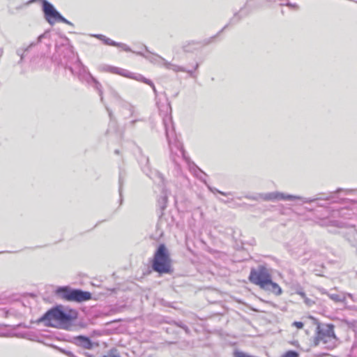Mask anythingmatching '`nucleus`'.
Listing matches in <instances>:
<instances>
[{
  "mask_svg": "<svg viewBox=\"0 0 357 357\" xmlns=\"http://www.w3.org/2000/svg\"><path fill=\"white\" fill-rule=\"evenodd\" d=\"M271 278L268 269L262 265L257 268H252L249 275V280L252 284L258 285L260 288L266 287L268 281Z\"/></svg>",
  "mask_w": 357,
  "mask_h": 357,
  "instance_id": "6",
  "label": "nucleus"
},
{
  "mask_svg": "<svg viewBox=\"0 0 357 357\" xmlns=\"http://www.w3.org/2000/svg\"><path fill=\"white\" fill-rule=\"evenodd\" d=\"M185 72H187L188 73H189L190 76H193V73H192V71H190V70H186Z\"/></svg>",
  "mask_w": 357,
  "mask_h": 357,
  "instance_id": "29",
  "label": "nucleus"
},
{
  "mask_svg": "<svg viewBox=\"0 0 357 357\" xmlns=\"http://www.w3.org/2000/svg\"><path fill=\"white\" fill-rule=\"evenodd\" d=\"M296 294L300 295L303 298H304L306 296L305 292L303 291L302 290H297Z\"/></svg>",
  "mask_w": 357,
  "mask_h": 357,
  "instance_id": "26",
  "label": "nucleus"
},
{
  "mask_svg": "<svg viewBox=\"0 0 357 357\" xmlns=\"http://www.w3.org/2000/svg\"><path fill=\"white\" fill-rule=\"evenodd\" d=\"M313 344L314 346L322 344L328 349L335 348L340 344V340L335 334L334 325L332 324H318Z\"/></svg>",
  "mask_w": 357,
  "mask_h": 357,
  "instance_id": "2",
  "label": "nucleus"
},
{
  "mask_svg": "<svg viewBox=\"0 0 357 357\" xmlns=\"http://www.w3.org/2000/svg\"><path fill=\"white\" fill-rule=\"evenodd\" d=\"M218 192L219 193L222 194V195H225V193H224V192H220V191H218Z\"/></svg>",
  "mask_w": 357,
  "mask_h": 357,
  "instance_id": "32",
  "label": "nucleus"
},
{
  "mask_svg": "<svg viewBox=\"0 0 357 357\" xmlns=\"http://www.w3.org/2000/svg\"><path fill=\"white\" fill-rule=\"evenodd\" d=\"M96 37L100 39L101 40H102L104 42V43L107 45L115 46V45H117L116 42L111 40L109 38H107L106 36H105L103 35H100V34L96 35Z\"/></svg>",
  "mask_w": 357,
  "mask_h": 357,
  "instance_id": "14",
  "label": "nucleus"
},
{
  "mask_svg": "<svg viewBox=\"0 0 357 357\" xmlns=\"http://www.w3.org/2000/svg\"><path fill=\"white\" fill-rule=\"evenodd\" d=\"M172 261L169 252L164 244L158 248L153 257L152 268L160 274L169 273L172 271Z\"/></svg>",
  "mask_w": 357,
  "mask_h": 357,
  "instance_id": "3",
  "label": "nucleus"
},
{
  "mask_svg": "<svg viewBox=\"0 0 357 357\" xmlns=\"http://www.w3.org/2000/svg\"><path fill=\"white\" fill-rule=\"evenodd\" d=\"M82 68L83 71L84 73H86V74H87V77L86 78V80L87 82H89V79H90L95 84L96 88L99 91L100 96H101V100H102V91L100 89V87L101 86L100 84L91 75V73L89 72H88L87 68L85 66H84L82 64Z\"/></svg>",
  "mask_w": 357,
  "mask_h": 357,
  "instance_id": "11",
  "label": "nucleus"
},
{
  "mask_svg": "<svg viewBox=\"0 0 357 357\" xmlns=\"http://www.w3.org/2000/svg\"><path fill=\"white\" fill-rule=\"evenodd\" d=\"M102 357H121L116 349H110L105 355Z\"/></svg>",
  "mask_w": 357,
  "mask_h": 357,
  "instance_id": "17",
  "label": "nucleus"
},
{
  "mask_svg": "<svg viewBox=\"0 0 357 357\" xmlns=\"http://www.w3.org/2000/svg\"><path fill=\"white\" fill-rule=\"evenodd\" d=\"M164 200L166 202V200H167V197H165Z\"/></svg>",
  "mask_w": 357,
  "mask_h": 357,
  "instance_id": "35",
  "label": "nucleus"
},
{
  "mask_svg": "<svg viewBox=\"0 0 357 357\" xmlns=\"http://www.w3.org/2000/svg\"><path fill=\"white\" fill-rule=\"evenodd\" d=\"M107 110H109V109H107ZM108 112H109V115L111 116V112L109 111H108Z\"/></svg>",
  "mask_w": 357,
  "mask_h": 357,
  "instance_id": "33",
  "label": "nucleus"
},
{
  "mask_svg": "<svg viewBox=\"0 0 357 357\" xmlns=\"http://www.w3.org/2000/svg\"><path fill=\"white\" fill-rule=\"evenodd\" d=\"M155 174L161 181H162V177L161 174L159 172H157L155 173Z\"/></svg>",
  "mask_w": 357,
  "mask_h": 357,
  "instance_id": "28",
  "label": "nucleus"
},
{
  "mask_svg": "<svg viewBox=\"0 0 357 357\" xmlns=\"http://www.w3.org/2000/svg\"><path fill=\"white\" fill-rule=\"evenodd\" d=\"M258 196L264 201H274V192L259 194Z\"/></svg>",
  "mask_w": 357,
  "mask_h": 357,
  "instance_id": "15",
  "label": "nucleus"
},
{
  "mask_svg": "<svg viewBox=\"0 0 357 357\" xmlns=\"http://www.w3.org/2000/svg\"><path fill=\"white\" fill-rule=\"evenodd\" d=\"M164 67L167 69L172 70L174 72H179V71L185 72V71H186V70L184 68L177 66V65H175V64H173V63H171L168 61H164Z\"/></svg>",
  "mask_w": 357,
  "mask_h": 357,
  "instance_id": "13",
  "label": "nucleus"
},
{
  "mask_svg": "<svg viewBox=\"0 0 357 357\" xmlns=\"http://www.w3.org/2000/svg\"><path fill=\"white\" fill-rule=\"evenodd\" d=\"M304 303L307 305V306H312V305L314 304V301L308 298L307 296H305L304 298Z\"/></svg>",
  "mask_w": 357,
  "mask_h": 357,
  "instance_id": "22",
  "label": "nucleus"
},
{
  "mask_svg": "<svg viewBox=\"0 0 357 357\" xmlns=\"http://www.w3.org/2000/svg\"><path fill=\"white\" fill-rule=\"evenodd\" d=\"M293 326H296V328L301 329L303 327V323L301 321H294L292 324Z\"/></svg>",
  "mask_w": 357,
  "mask_h": 357,
  "instance_id": "24",
  "label": "nucleus"
},
{
  "mask_svg": "<svg viewBox=\"0 0 357 357\" xmlns=\"http://www.w3.org/2000/svg\"><path fill=\"white\" fill-rule=\"evenodd\" d=\"M45 35H46V33H44L43 34H41L40 36H39L37 38V40L36 42H32L26 49H25V51H28L29 50V48L38 45V43H40L41 41H42V39L43 38L45 37Z\"/></svg>",
  "mask_w": 357,
  "mask_h": 357,
  "instance_id": "18",
  "label": "nucleus"
},
{
  "mask_svg": "<svg viewBox=\"0 0 357 357\" xmlns=\"http://www.w3.org/2000/svg\"><path fill=\"white\" fill-rule=\"evenodd\" d=\"M166 135H167V138L171 151H173V145H174L176 148H177L178 149L180 150V151L181 152L182 154H183L182 144L180 142H176V141L173 143L172 141V139L170 137V135L167 130L166 131Z\"/></svg>",
  "mask_w": 357,
  "mask_h": 357,
  "instance_id": "12",
  "label": "nucleus"
},
{
  "mask_svg": "<svg viewBox=\"0 0 357 357\" xmlns=\"http://www.w3.org/2000/svg\"><path fill=\"white\" fill-rule=\"evenodd\" d=\"M285 1H286L285 0H283V2L280 3V4L281 6L286 5V4H285L286 3H284Z\"/></svg>",
  "mask_w": 357,
  "mask_h": 357,
  "instance_id": "31",
  "label": "nucleus"
},
{
  "mask_svg": "<svg viewBox=\"0 0 357 357\" xmlns=\"http://www.w3.org/2000/svg\"><path fill=\"white\" fill-rule=\"evenodd\" d=\"M57 21H60V22H62L63 23H66L67 24H69V25H71V26H73V23H71L70 22H69L68 20H66V18H64L61 14L57 20Z\"/></svg>",
  "mask_w": 357,
  "mask_h": 357,
  "instance_id": "21",
  "label": "nucleus"
},
{
  "mask_svg": "<svg viewBox=\"0 0 357 357\" xmlns=\"http://www.w3.org/2000/svg\"><path fill=\"white\" fill-rule=\"evenodd\" d=\"M73 342L77 346L84 349H90L92 348V342L87 337L79 335L73 338Z\"/></svg>",
  "mask_w": 357,
  "mask_h": 357,
  "instance_id": "8",
  "label": "nucleus"
},
{
  "mask_svg": "<svg viewBox=\"0 0 357 357\" xmlns=\"http://www.w3.org/2000/svg\"><path fill=\"white\" fill-rule=\"evenodd\" d=\"M136 54L144 56L145 59H146L153 64H158L164 66V61H167L164 58L158 54H151L149 55H144L140 52H136Z\"/></svg>",
  "mask_w": 357,
  "mask_h": 357,
  "instance_id": "9",
  "label": "nucleus"
},
{
  "mask_svg": "<svg viewBox=\"0 0 357 357\" xmlns=\"http://www.w3.org/2000/svg\"><path fill=\"white\" fill-rule=\"evenodd\" d=\"M287 6H289L290 8H292V9H297L298 8V6L296 4H292V3H290L289 2H287V3H285Z\"/></svg>",
  "mask_w": 357,
  "mask_h": 357,
  "instance_id": "25",
  "label": "nucleus"
},
{
  "mask_svg": "<svg viewBox=\"0 0 357 357\" xmlns=\"http://www.w3.org/2000/svg\"><path fill=\"white\" fill-rule=\"evenodd\" d=\"M145 49L147 52H149L148 49H147V47H145Z\"/></svg>",
  "mask_w": 357,
  "mask_h": 357,
  "instance_id": "34",
  "label": "nucleus"
},
{
  "mask_svg": "<svg viewBox=\"0 0 357 357\" xmlns=\"http://www.w3.org/2000/svg\"><path fill=\"white\" fill-rule=\"evenodd\" d=\"M116 47H118L126 52H131V49L124 43H117V45H115Z\"/></svg>",
  "mask_w": 357,
  "mask_h": 357,
  "instance_id": "20",
  "label": "nucleus"
},
{
  "mask_svg": "<svg viewBox=\"0 0 357 357\" xmlns=\"http://www.w3.org/2000/svg\"><path fill=\"white\" fill-rule=\"evenodd\" d=\"M56 293L61 298L68 301L82 302L91 298V294L89 291L71 289L68 287H61L56 291Z\"/></svg>",
  "mask_w": 357,
  "mask_h": 357,
  "instance_id": "5",
  "label": "nucleus"
},
{
  "mask_svg": "<svg viewBox=\"0 0 357 357\" xmlns=\"http://www.w3.org/2000/svg\"><path fill=\"white\" fill-rule=\"evenodd\" d=\"M303 200L304 203H311L317 200V199H308L303 198L299 196H295L291 195H287L280 192H274V200Z\"/></svg>",
  "mask_w": 357,
  "mask_h": 357,
  "instance_id": "7",
  "label": "nucleus"
},
{
  "mask_svg": "<svg viewBox=\"0 0 357 357\" xmlns=\"http://www.w3.org/2000/svg\"><path fill=\"white\" fill-rule=\"evenodd\" d=\"M183 50H184V51H185V52L189 51V50L187 48V47H186L185 45H184V46L183 47Z\"/></svg>",
  "mask_w": 357,
  "mask_h": 357,
  "instance_id": "30",
  "label": "nucleus"
},
{
  "mask_svg": "<svg viewBox=\"0 0 357 357\" xmlns=\"http://www.w3.org/2000/svg\"><path fill=\"white\" fill-rule=\"evenodd\" d=\"M119 194H120V196H121V192H122V181H121V179L120 178L119 179Z\"/></svg>",
  "mask_w": 357,
  "mask_h": 357,
  "instance_id": "27",
  "label": "nucleus"
},
{
  "mask_svg": "<svg viewBox=\"0 0 357 357\" xmlns=\"http://www.w3.org/2000/svg\"><path fill=\"white\" fill-rule=\"evenodd\" d=\"M77 317L76 311L70 310L68 312H65L59 307H56L48 310L39 319V321L43 323L46 326L70 330L73 326L72 322Z\"/></svg>",
  "mask_w": 357,
  "mask_h": 357,
  "instance_id": "1",
  "label": "nucleus"
},
{
  "mask_svg": "<svg viewBox=\"0 0 357 357\" xmlns=\"http://www.w3.org/2000/svg\"><path fill=\"white\" fill-rule=\"evenodd\" d=\"M263 289L270 291L278 296L280 295L282 292L280 287L277 283L273 282L271 278H270L269 281H268L266 287H263Z\"/></svg>",
  "mask_w": 357,
  "mask_h": 357,
  "instance_id": "10",
  "label": "nucleus"
},
{
  "mask_svg": "<svg viewBox=\"0 0 357 357\" xmlns=\"http://www.w3.org/2000/svg\"><path fill=\"white\" fill-rule=\"evenodd\" d=\"M328 297L335 302H343L345 297L338 294H328Z\"/></svg>",
  "mask_w": 357,
  "mask_h": 357,
  "instance_id": "16",
  "label": "nucleus"
},
{
  "mask_svg": "<svg viewBox=\"0 0 357 357\" xmlns=\"http://www.w3.org/2000/svg\"><path fill=\"white\" fill-rule=\"evenodd\" d=\"M100 69L102 71L109 72V73H111L113 74H117V75H121L125 77L133 79L137 81L144 82V83L151 86L152 87L153 91L155 93H156V89H155V85L153 83V82L149 79L145 78L140 74H135V73L130 72L129 70H128L126 69L114 67V66H107V65H103V66H100Z\"/></svg>",
  "mask_w": 357,
  "mask_h": 357,
  "instance_id": "4",
  "label": "nucleus"
},
{
  "mask_svg": "<svg viewBox=\"0 0 357 357\" xmlns=\"http://www.w3.org/2000/svg\"><path fill=\"white\" fill-rule=\"evenodd\" d=\"M282 357H299V354L295 351H288L285 352Z\"/></svg>",
  "mask_w": 357,
  "mask_h": 357,
  "instance_id": "19",
  "label": "nucleus"
},
{
  "mask_svg": "<svg viewBox=\"0 0 357 357\" xmlns=\"http://www.w3.org/2000/svg\"><path fill=\"white\" fill-rule=\"evenodd\" d=\"M59 351L61 353H63V354H66V356H68V357H74V354L71 351H67V350L63 349H59Z\"/></svg>",
  "mask_w": 357,
  "mask_h": 357,
  "instance_id": "23",
  "label": "nucleus"
}]
</instances>
